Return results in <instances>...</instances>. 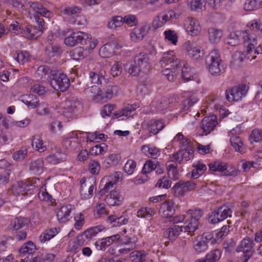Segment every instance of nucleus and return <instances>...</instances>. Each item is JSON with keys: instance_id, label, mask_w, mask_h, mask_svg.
I'll return each instance as SVG.
<instances>
[{"instance_id": "1", "label": "nucleus", "mask_w": 262, "mask_h": 262, "mask_svg": "<svg viewBox=\"0 0 262 262\" xmlns=\"http://www.w3.org/2000/svg\"><path fill=\"white\" fill-rule=\"evenodd\" d=\"M204 214V211L201 209H190L186 211L185 215H179L171 216L170 222L173 224H179L180 226L193 227L194 231L198 229L200 220Z\"/></svg>"}, {"instance_id": "2", "label": "nucleus", "mask_w": 262, "mask_h": 262, "mask_svg": "<svg viewBox=\"0 0 262 262\" xmlns=\"http://www.w3.org/2000/svg\"><path fill=\"white\" fill-rule=\"evenodd\" d=\"M242 39L244 43H248L245 50L248 53H250L257 44L255 36L251 34L247 31H236L230 33L226 39V43L231 46H235L239 43Z\"/></svg>"}, {"instance_id": "3", "label": "nucleus", "mask_w": 262, "mask_h": 262, "mask_svg": "<svg viewBox=\"0 0 262 262\" xmlns=\"http://www.w3.org/2000/svg\"><path fill=\"white\" fill-rule=\"evenodd\" d=\"M150 67L148 55L145 52H140L135 55L134 62L126 67V71L132 76H138L140 72H148Z\"/></svg>"}, {"instance_id": "4", "label": "nucleus", "mask_w": 262, "mask_h": 262, "mask_svg": "<svg viewBox=\"0 0 262 262\" xmlns=\"http://www.w3.org/2000/svg\"><path fill=\"white\" fill-rule=\"evenodd\" d=\"M47 80L55 90L62 92L67 91L70 85V81L67 75L59 70L50 72Z\"/></svg>"}, {"instance_id": "5", "label": "nucleus", "mask_w": 262, "mask_h": 262, "mask_svg": "<svg viewBox=\"0 0 262 262\" xmlns=\"http://www.w3.org/2000/svg\"><path fill=\"white\" fill-rule=\"evenodd\" d=\"M205 62L207 69L212 75H220L224 71L219 52L217 50H213L209 53L206 57Z\"/></svg>"}, {"instance_id": "6", "label": "nucleus", "mask_w": 262, "mask_h": 262, "mask_svg": "<svg viewBox=\"0 0 262 262\" xmlns=\"http://www.w3.org/2000/svg\"><path fill=\"white\" fill-rule=\"evenodd\" d=\"M80 183L81 184L80 189L81 197L85 200L91 198L94 191L96 189V181L93 179L86 180L85 178H83L80 180Z\"/></svg>"}, {"instance_id": "7", "label": "nucleus", "mask_w": 262, "mask_h": 262, "mask_svg": "<svg viewBox=\"0 0 262 262\" xmlns=\"http://www.w3.org/2000/svg\"><path fill=\"white\" fill-rule=\"evenodd\" d=\"M90 41L88 34L83 32H73L64 39V43L67 46L73 47L77 43L82 45H87Z\"/></svg>"}, {"instance_id": "8", "label": "nucleus", "mask_w": 262, "mask_h": 262, "mask_svg": "<svg viewBox=\"0 0 262 262\" xmlns=\"http://www.w3.org/2000/svg\"><path fill=\"white\" fill-rule=\"evenodd\" d=\"M160 63L162 66L166 64L167 67L177 71H179L182 67L180 59L174 55L172 51L163 54Z\"/></svg>"}, {"instance_id": "9", "label": "nucleus", "mask_w": 262, "mask_h": 262, "mask_svg": "<svg viewBox=\"0 0 262 262\" xmlns=\"http://www.w3.org/2000/svg\"><path fill=\"white\" fill-rule=\"evenodd\" d=\"M247 86L245 84L236 86L226 91V99L229 101L241 100L246 95Z\"/></svg>"}, {"instance_id": "10", "label": "nucleus", "mask_w": 262, "mask_h": 262, "mask_svg": "<svg viewBox=\"0 0 262 262\" xmlns=\"http://www.w3.org/2000/svg\"><path fill=\"white\" fill-rule=\"evenodd\" d=\"M79 106V102L75 101L74 98L65 100L62 103L63 115L67 118H72L77 111Z\"/></svg>"}, {"instance_id": "11", "label": "nucleus", "mask_w": 262, "mask_h": 262, "mask_svg": "<svg viewBox=\"0 0 262 262\" xmlns=\"http://www.w3.org/2000/svg\"><path fill=\"white\" fill-rule=\"evenodd\" d=\"M193 227H188L187 226H182L179 225H176L172 228H169L164 232V236L168 237L170 241H174L181 232H193Z\"/></svg>"}, {"instance_id": "12", "label": "nucleus", "mask_w": 262, "mask_h": 262, "mask_svg": "<svg viewBox=\"0 0 262 262\" xmlns=\"http://www.w3.org/2000/svg\"><path fill=\"white\" fill-rule=\"evenodd\" d=\"M198 184L196 181H188L186 182L180 181L176 183L172 187L173 190L178 194H182L184 192L189 191L197 188Z\"/></svg>"}, {"instance_id": "13", "label": "nucleus", "mask_w": 262, "mask_h": 262, "mask_svg": "<svg viewBox=\"0 0 262 262\" xmlns=\"http://www.w3.org/2000/svg\"><path fill=\"white\" fill-rule=\"evenodd\" d=\"M217 124L216 117L214 115L205 117L201 122V128L203 130L202 136L207 135L212 131Z\"/></svg>"}, {"instance_id": "14", "label": "nucleus", "mask_w": 262, "mask_h": 262, "mask_svg": "<svg viewBox=\"0 0 262 262\" xmlns=\"http://www.w3.org/2000/svg\"><path fill=\"white\" fill-rule=\"evenodd\" d=\"M124 199V192L120 191H111L105 198V201L110 206H119Z\"/></svg>"}, {"instance_id": "15", "label": "nucleus", "mask_w": 262, "mask_h": 262, "mask_svg": "<svg viewBox=\"0 0 262 262\" xmlns=\"http://www.w3.org/2000/svg\"><path fill=\"white\" fill-rule=\"evenodd\" d=\"M102 230L103 228L101 226H97L88 229L77 237L78 244H83L84 242V237L85 239H91Z\"/></svg>"}, {"instance_id": "16", "label": "nucleus", "mask_w": 262, "mask_h": 262, "mask_svg": "<svg viewBox=\"0 0 262 262\" xmlns=\"http://www.w3.org/2000/svg\"><path fill=\"white\" fill-rule=\"evenodd\" d=\"M149 27L146 24L135 28L130 34L133 41L138 42L143 39L148 32Z\"/></svg>"}, {"instance_id": "17", "label": "nucleus", "mask_w": 262, "mask_h": 262, "mask_svg": "<svg viewBox=\"0 0 262 262\" xmlns=\"http://www.w3.org/2000/svg\"><path fill=\"white\" fill-rule=\"evenodd\" d=\"M145 124L148 132L154 135H157L165 125L162 119H151L145 122Z\"/></svg>"}, {"instance_id": "18", "label": "nucleus", "mask_w": 262, "mask_h": 262, "mask_svg": "<svg viewBox=\"0 0 262 262\" xmlns=\"http://www.w3.org/2000/svg\"><path fill=\"white\" fill-rule=\"evenodd\" d=\"M174 203L172 201H168L163 203L159 209V213L164 218L171 217L175 212Z\"/></svg>"}, {"instance_id": "19", "label": "nucleus", "mask_w": 262, "mask_h": 262, "mask_svg": "<svg viewBox=\"0 0 262 262\" xmlns=\"http://www.w3.org/2000/svg\"><path fill=\"white\" fill-rule=\"evenodd\" d=\"M30 8L35 11L34 15H40L47 18H50L53 16V13L38 2H31L30 3Z\"/></svg>"}, {"instance_id": "20", "label": "nucleus", "mask_w": 262, "mask_h": 262, "mask_svg": "<svg viewBox=\"0 0 262 262\" xmlns=\"http://www.w3.org/2000/svg\"><path fill=\"white\" fill-rule=\"evenodd\" d=\"M118 91V87L115 85H108L106 87L104 92L100 91V93H97L96 100L106 101L111 99L114 93Z\"/></svg>"}, {"instance_id": "21", "label": "nucleus", "mask_w": 262, "mask_h": 262, "mask_svg": "<svg viewBox=\"0 0 262 262\" xmlns=\"http://www.w3.org/2000/svg\"><path fill=\"white\" fill-rule=\"evenodd\" d=\"M43 30L37 26L27 25L23 30L25 37L29 39H36L40 36Z\"/></svg>"}, {"instance_id": "22", "label": "nucleus", "mask_w": 262, "mask_h": 262, "mask_svg": "<svg viewBox=\"0 0 262 262\" xmlns=\"http://www.w3.org/2000/svg\"><path fill=\"white\" fill-rule=\"evenodd\" d=\"M254 243L252 238L246 236L242 239L240 245L237 247V252H243V253H252L253 252Z\"/></svg>"}, {"instance_id": "23", "label": "nucleus", "mask_w": 262, "mask_h": 262, "mask_svg": "<svg viewBox=\"0 0 262 262\" xmlns=\"http://www.w3.org/2000/svg\"><path fill=\"white\" fill-rule=\"evenodd\" d=\"M197 75L194 68L190 67L187 63L183 65L182 69V78L184 82L195 80Z\"/></svg>"}, {"instance_id": "24", "label": "nucleus", "mask_w": 262, "mask_h": 262, "mask_svg": "<svg viewBox=\"0 0 262 262\" xmlns=\"http://www.w3.org/2000/svg\"><path fill=\"white\" fill-rule=\"evenodd\" d=\"M139 107V105L136 103L133 104H127L122 110V111L114 113L113 116L115 118L125 117H130L133 116L132 113L135 111Z\"/></svg>"}, {"instance_id": "25", "label": "nucleus", "mask_w": 262, "mask_h": 262, "mask_svg": "<svg viewBox=\"0 0 262 262\" xmlns=\"http://www.w3.org/2000/svg\"><path fill=\"white\" fill-rule=\"evenodd\" d=\"M72 206L71 205H67L62 206L57 211L56 216L58 221L61 223H66L70 219Z\"/></svg>"}, {"instance_id": "26", "label": "nucleus", "mask_w": 262, "mask_h": 262, "mask_svg": "<svg viewBox=\"0 0 262 262\" xmlns=\"http://www.w3.org/2000/svg\"><path fill=\"white\" fill-rule=\"evenodd\" d=\"M221 255L220 250L214 249L208 253L205 257L198 259L195 262H216L220 259Z\"/></svg>"}, {"instance_id": "27", "label": "nucleus", "mask_w": 262, "mask_h": 262, "mask_svg": "<svg viewBox=\"0 0 262 262\" xmlns=\"http://www.w3.org/2000/svg\"><path fill=\"white\" fill-rule=\"evenodd\" d=\"M132 262H153L147 257V254L143 251H134L130 253Z\"/></svg>"}, {"instance_id": "28", "label": "nucleus", "mask_w": 262, "mask_h": 262, "mask_svg": "<svg viewBox=\"0 0 262 262\" xmlns=\"http://www.w3.org/2000/svg\"><path fill=\"white\" fill-rule=\"evenodd\" d=\"M67 155L64 153L57 152L47 157L46 160L51 164L56 165L64 161L67 159Z\"/></svg>"}, {"instance_id": "29", "label": "nucleus", "mask_w": 262, "mask_h": 262, "mask_svg": "<svg viewBox=\"0 0 262 262\" xmlns=\"http://www.w3.org/2000/svg\"><path fill=\"white\" fill-rule=\"evenodd\" d=\"M28 223L29 220L27 218L21 216L17 217L12 221L9 225V228L17 231L25 227Z\"/></svg>"}, {"instance_id": "30", "label": "nucleus", "mask_w": 262, "mask_h": 262, "mask_svg": "<svg viewBox=\"0 0 262 262\" xmlns=\"http://www.w3.org/2000/svg\"><path fill=\"white\" fill-rule=\"evenodd\" d=\"M186 30L188 34L191 36L197 35L201 30V27L198 20L195 18H191L189 20V25L186 28Z\"/></svg>"}, {"instance_id": "31", "label": "nucleus", "mask_w": 262, "mask_h": 262, "mask_svg": "<svg viewBox=\"0 0 262 262\" xmlns=\"http://www.w3.org/2000/svg\"><path fill=\"white\" fill-rule=\"evenodd\" d=\"M29 169L35 174H40L44 169V162L42 159L38 158L31 162Z\"/></svg>"}, {"instance_id": "32", "label": "nucleus", "mask_w": 262, "mask_h": 262, "mask_svg": "<svg viewBox=\"0 0 262 262\" xmlns=\"http://www.w3.org/2000/svg\"><path fill=\"white\" fill-rule=\"evenodd\" d=\"M36 180L39 181V179H35L32 180L31 181L23 182V185L25 187L24 188L25 195L34 194L38 191V187L35 185Z\"/></svg>"}, {"instance_id": "33", "label": "nucleus", "mask_w": 262, "mask_h": 262, "mask_svg": "<svg viewBox=\"0 0 262 262\" xmlns=\"http://www.w3.org/2000/svg\"><path fill=\"white\" fill-rule=\"evenodd\" d=\"M223 35L221 30L215 28H210L208 29L209 40L212 43H215L220 41Z\"/></svg>"}, {"instance_id": "34", "label": "nucleus", "mask_w": 262, "mask_h": 262, "mask_svg": "<svg viewBox=\"0 0 262 262\" xmlns=\"http://www.w3.org/2000/svg\"><path fill=\"white\" fill-rule=\"evenodd\" d=\"M31 145L33 148L35 145V149L39 152H42L47 149L46 145L41 137L38 135L32 137Z\"/></svg>"}, {"instance_id": "35", "label": "nucleus", "mask_w": 262, "mask_h": 262, "mask_svg": "<svg viewBox=\"0 0 262 262\" xmlns=\"http://www.w3.org/2000/svg\"><path fill=\"white\" fill-rule=\"evenodd\" d=\"M121 160V157L120 154H110L105 160L106 167H110L118 165Z\"/></svg>"}, {"instance_id": "36", "label": "nucleus", "mask_w": 262, "mask_h": 262, "mask_svg": "<svg viewBox=\"0 0 262 262\" xmlns=\"http://www.w3.org/2000/svg\"><path fill=\"white\" fill-rule=\"evenodd\" d=\"M57 228L46 230L39 236L41 243H45L54 237L58 232Z\"/></svg>"}, {"instance_id": "37", "label": "nucleus", "mask_w": 262, "mask_h": 262, "mask_svg": "<svg viewBox=\"0 0 262 262\" xmlns=\"http://www.w3.org/2000/svg\"><path fill=\"white\" fill-rule=\"evenodd\" d=\"M193 167H194V169L191 171V178L194 179L198 178L207 168L205 164L200 162L193 164Z\"/></svg>"}, {"instance_id": "38", "label": "nucleus", "mask_w": 262, "mask_h": 262, "mask_svg": "<svg viewBox=\"0 0 262 262\" xmlns=\"http://www.w3.org/2000/svg\"><path fill=\"white\" fill-rule=\"evenodd\" d=\"M35 251L36 246L31 241L24 244L19 249V252L24 255L27 254H31Z\"/></svg>"}, {"instance_id": "39", "label": "nucleus", "mask_w": 262, "mask_h": 262, "mask_svg": "<svg viewBox=\"0 0 262 262\" xmlns=\"http://www.w3.org/2000/svg\"><path fill=\"white\" fill-rule=\"evenodd\" d=\"M114 48L110 43H107L101 47L99 50V54L103 58H109L114 53Z\"/></svg>"}, {"instance_id": "40", "label": "nucleus", "mask_w": 262, "mask_h": 262, "mask_svg": "<svg viewBox=\"0 0 262 262\" xmlns=\"http://www.w3.org/2000/svg\"><path fill=\"white\" fill-rule=\"evenodd\" d=\"M108 220L110 222L113 224V226H121L122 225H125L128 222V219L121 216L120 217H117L116 215H112L108 217Z\"/></svg>"}, {"instance_id": "41", "label": "nucleus", "mask_w": 262, "mask_h": 262, "mask_svg": "<svg viewBox=\"0 0 262 262\" xmlns=\"http://www.w3.org/2000/svg\"><path fill=\"white\" fill-rule=\"evenodd\" d=\"M23 102L29 108H34L39 104L38 98L33 94L29 95L25 99L23 100Z\"/></svg>"}, {"instance_id": "42", "label": "nucleus", "mask_w": 262, "mask_h": 262, "mask_svg": "<svg viewBox=\"0 0 262 262\" xmlns=\"http://www.w3.org/2000/svg\"><path fill=\"white\" fill-rule=\"evenodd\" d=\"M155 213L154 208L148 207H142L137 211V216L142 218L151 217Z\"/></svg>"}, {"instance_id": "43", "label": "nucleus", "mask_w": 262, "mask_h": 262, "mask_svg": "<svg viewBox=\"0 0 262 262\" xmlns=\"http://www.w3.org/2000/svg\"><path fill=\"white\" fill-rule=\"evenodd\" d=\"M205 0H192L190 3V8L195 11H203L205 9Z\"/></svg>"}, {"instance_id": "44", "label": "nucleus", "mask_w": 262, "mask_h": 262, "mask_svg": "<svg viewBox=\"0 0 262 262\" xmlns=\"http://www.w3.org/2000/svg\"><path fill=\"white\" fill-rule=\"evenodd\" d=\"M124 23L123 18L120 16L113 17L112 20L107 24V27L112 29L121 27Z\"/></svg>"}, {"instance_id": "45", "label": "nucleus", "mask_w": 262, "mask_h": 262, "mask_svg": "<svg viewBox=\"0 0 262 262\" xmlns=\"http://www.w3.org/2000/svg\"><path fill=\"white\" fill-rule=\"evenodd\" d=\"M233 132L234 130L231 131V134L232 135L230 138L231 144L236 151H240V148L243 145V143L238 136L233 135Z\"/></svg>"}, {"instance_id": "46", "label": "nucleus", "mask_w": 262, "mask_h": 262, "mask_svg": "<svg viewBox=\"0 0 262 262\" xmlns=\"http://www.w3.org/2000/svg\"><path fill=\"white\" fill-rule=\"evenodd\" d=\"M88 170L93 175L98 174L100 170L99 162L96 160H90L88 165Z\"/></svg>"}, {"instance_id": "47", "label": "nucleus", "mask_w": 262, "mask_h": 262, "mask_svg": "<svg viewBox=\"0 0 262 262\" xmlns=\"http://www.w3.org/2000/svg\"><path fill=\"white\" fill-rule=\"evenodd\" d=\"M90 78L93 83L101 84L104 80L102 73H98L96 71H91L89 73Z\"/></svg>"}, {"instance_id": "48", "label": "nucleus", "mask_w": 262, "mask_h": 262, "mask_svg": "<svg viewBox=\"0 0 262 262\" xmlns=\"http://www.w3.org/2000/svg\"><path fill=\"white\" fill-rule=\"evenodd\" d=\"M24 188L25 187L23 185V182H19L12 186V192L15 196L25 195Z\"/></svg>"}, {"instance_id": "49", "label": "nucleus", "mask_w": 262, "mask_h": 262, "mask_svg": "<svg viewBox=\"0 0 262 262\" xmlns=\"http://www.w3.org/2000/svg\"><path fill=\"white\" fill-rule=\"evenodd\" d=\"M209 169L212 171H220L224 175V170L226 167V163L221 162H215L209 165Z\"/></svg>"}, {"instance_id": "50", "label": "nucleus", "mask_w": 262, "mask_h": 262, "mask_svg": "<svg viewBox=\"0 0 262 262\" xmlns=\"http://www.w3.org/2000/svg\"><path fill=\"white\" fill-rule=\"evenodd\" d=\"M106 144L104 143L100 144H97L91 148L90 153L92 155L95 156L101 154L105 151V149L106 148Z\"/></svg>"}, {"instance_id": "51", "label": "nucleus", "mask_w": 262, "mask_h": 262, "mask_svg": "<svg viewBox=\"0 0 262 262\" xmlns=\"http://www.w3.org/2000/svg\"><path fill=\"white\" fill-rule=\"evenodd\" d=\"M198 100V98L195 96H191L189 98L185 99L182 104L183 107L182 109L183 111L187 110L189 107L193 106Z\"/></svg>"}, {"instance_id": "52", "label": "nucleus", "mask_w": 262, "mask_h": 262, "mask_svg": "<svg viewBox=\"0 0 262 262\" xmlns=\"http://www.w3.org/2000/svg\"><path fill=\"white\" fill-rule=\"evenodd\" d=\"M167 169L169 177H171V178L174 180L178 179L179 172L176 163L167 165Z\"/></svg>"}, {"instance_id": "53", "label": "nucleus", "mask_w": 262, "mask_h": 262, "mask_svg": "<svg viewBox=\"0 0 262 262\" xmlns=\"http://www.w3.org/2000/svg\"><path fill=\"white\" fill-rule=\"evenodd\" d=\"M193 247L196 252L201 253L207 249V242L203 239L201 241L196 240L193 245Z\"/></svg>"}, {"instance_id": "54", "label": "nucleus", "mask_w": 262, "mask_h": 262, "mask_svg": "<svg viewBox=\"0 0 262 262\" xmlns=\"http://www.w3.org/2000/svg\"><path fill=\"white\" fill-rule=\"evenodd\" d=\"M71 56L74 60L83 59L84 55V48L83 47H77L71 52Z\"/></svg>"}, {"instance_id": "55", "label": "nucleus", "mask_w": 262, "mask_h": 262, "mask_svg": "<svg viewBox=\"0 0 262 262\" xmlns=\"http://www.w3.org/2000/svg\"><path fill=\"white\" fill-rule=\"evenodd\" d=\"M158 162L155 163L151 160H148L144 164L142 169V172L144 174H147L156 169L157 167Z\"/></svg>"}, {"instance_id": "56", "label": "nucleus", "mask_w": 262, "mask_h": 262, "mask_svg": "<svg viewBox=\"0 0 262 262\" xmlns=\"http://www.w3.org/2000/svg\"><path fill=\"white\" fill-rule=\"evenodd\" d=\"M220 213V220L223 221L228 217L231 216L232 210L228 206H222L218 208Z\"/></svg>"}, {"instance_id": "57", "label": "nucleus", "mask_w": 262, "mask_h": 262, "mask_svg": "<svg viewBox=\"0 0 262 262\" xmlns=\"http://www.w3.org/2000/svg\"><path fill=\"white\" fill-rule=\"evenodd\" d=\"M52 70H50V68L46 66L43 65L39 67L37 71V74L40 76L41 79L46 78V76L50 75V72Z\"/></svg>"}, {"instance_id": "58", "label": "nucleus", "mask_w": 262, "mask_h": 262, "mask_svg": "<svg viewBox=\"0 0 262 262\" xmlns=\"http://www.w3.org/2000/svg\"><path fill=\"white\" fill-rule=\"evenodd\" d=\"M24 29L22 28L21 25H20L18 22L14 21L13 23L9 25L8 28L9 32L18 34L20 33H23V30Z\"/></svg>"}, {"instance_id": "59", "label": "nucleus", "mask_w": 262, "mask_h": 262, "mask_svg": "<svg viewBox=\"0 0 262 262\" xmlns=\"http://www.w3.org/2000/svg\"><path fill=\"white\" fill-rule=\"evenodd\" d=\"M115 105L113 104H107L104 105L101 110V115L103 118L106 116H110L115 108Z\"/></svg>"}, {"instance_id": "60", "label": "nucleus", "mask_w": 262, "mask_h": 262, "mask_svg": "<svg viewBox=\"0 0 262 262\" xmlns=\"http://www.w3.org/2000/svg\"><path fill=\"white\" fill-rule=\"evenodd\" d=\"M171 185V181L168 180L167 178L165 177H163L162 178L158 180L156 185V187L168 189L169 187H170Z\"/></svg>"}, {"instance_id": "61", "label": "nucleus", "mask_w": 262, "mask_h": 262, "mask_svg": "<svg viewBox=\"0 0 262 262\" xmlns=\"http://www.w3.org/2000/svg\"><path fill=\"white\" fill-rule=\"evenodd\" d=\"M122 71V63L120 61L116 62L111 69V73L113 77L118 76L121 74Z\"/></svg>"}, {"instance_id": "62", "label": "nucleus", "mask_w": 262, "mask_h": 262, "mask_svg": "<svg viewBox=\"0 0 262 262\" xmlns=\"http://www.w3.org/2000/svg\"><path fill=\"white\" fill-rule=\"evenodd\" d=\"M76 221L74 225L75 228L77 230H80L85 223V217L83 214L80 213L74 217Z\"/></svg>"}, {"instance_id": "63", "label": "nucleus", "mask_w": 262, "mask_h": 262, "mask_svg": "<svg viewBox=\"0 0 262 262\" xmlns=\"http://www.w3.org/2000/svg\"><path fill=\"white\" fill-rule=\"evenodd\" d=\"M27 153V149L26 147H22L20 150L13 154V159L17 161H21L26 157Z\"/></svg>"}, {"instance_id": "64", "label": "nucleus", "mask_w": 262, "mask_h": 262, "mask_svg": "<svg viewBox=\"0 0 262 262\" xmlns=\"http://www.w3.org/2000/svg\"><path fill=\"white\" fill-rule=\"evenodd\" d=\"M164 33L165 39L171 41L173 45H176L178 41V36L174 31L169 30L165 31Z\"/></svg>"}]
</instances>
